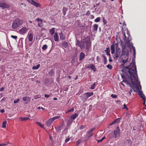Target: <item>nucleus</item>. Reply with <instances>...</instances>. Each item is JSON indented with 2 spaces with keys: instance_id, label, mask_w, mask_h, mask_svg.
I'll return each instance as SVG.
<instances>
[{
  "instance_id": "nucleus-54",
  "label": "nucleus",
  "mask_w": 146,
  "mask_h": 146,
  "mask_svg": "<svg viewBox=\"0 0 146 146\" xmlns=\"http://www.w3.org/2000/svg\"><path fill=\"white\" fill-rule=\"evenodd\" d=\"M42 24L41 23H38V27H41L42 26Z\"/></svg>"
},
{
  "instance_id": "nucleus-5",
  "label": "nucleus",
  "mask_w": 146,
  "mask_h": 146,
  "mask_svg": "<svg viewBox=\"0 0 146 146\" xmlns=\"http://www.w3.org/2000/svg\"><path fill=\"white\" fill-rule=\"evenodd\" d=\"M121 50L120 48L117 47L116 48V52L113 58L114 59H117L120 56Z\"/></svg>"
},
{
  "instance_id": "nucleus-18",
  "label": "nucleus",
  "mask_w": 146,
  "mask_h": 146,
  "mask_svg": "<svg viewBox=\"0 0 146 146\" xmlns=\"http://www.w3.org/2000/svg\"><path fill=\"white\" fill-rule=\"evenodd\" d=\"M122 53V54L121 56L125 54L127 55L128 54V51L125 48H124L123 49Z\"/></svg>"
},
{
  "instance_id": "nucleus-43",
  "label": "nucleus",
  "mask_w": 146,
  "mask_h": 146,
  "mask_svg": "<svg viewBox=\"0 0 146 146\" xmlns=\"http://www.w3.org/2000/svg\"><path fill=\"white\" fill-rule=\"evenodd\" d=\"M11 37L12 38H13V39H15V40H17V36H14V35H11Z\"/></svg>"
},
{
  "instance_id": "nucleus-56",
  "label": "nucleus",
  "mask_w": 146,
  "mask_h": 146,
  "mask_svg": "<svg viewBox=\"0 0 146 146\" xmlns=\"http://www.w3.org/2000/svg\"><path fill=\"white\" fill-rule=\"evenodd\" d=\"M109 61L110 62H111L112 61V60L111 59V55H110V56H109Z\"/></svg>"
},
{
  "instance_id": "nucleus-53",
  "label": "nucleus",
  "mask_w": 146,
  "mask_h": 146,
  "mask_svg": "<svg viewBox=\"0 0 146 146\" xmlns=\"http://www.w3.org/2000/svg\"><path fill=\"white\" fill-rule=\"evenodd\" d=\"M90 11H88L86 13V15H90Z\"/></svg>"
},
{
  "instance_id": "nucleus-63",
  "label": "nucleus",
  "mask_w": 146,
  "mask_h": 146,
  "mask_svg": "<svg viewBox=\"0 0 146 146\" xmlns=\"http://www.w3.org/2000/svg\"><path fill=\"white\" fill-rule=\"evenodd\" d=\"M21 5H24V6L25 7L26 6V4L25 3H21Z\"/></svg>"
},
{
  "instance_id": "nucleus-38",
  "label": "nucleus",
  "mask_w": 146,
  "mask_h": 146,
  "mask_svg": "<svg viewBox=\"0 0 146 146\" xmlns=\"http://www.w3.org/2000/svg\"><path fill=\"white\" fill-rule=\"evenodd\" d=\"M36 123L41 128H43L44 127V125H42L40 122H37Z\"/></svg>"
},
{
  "instance_id": "nucleus-55",
  "label": "nucleus",
  "mask_w": 146,
  "mask_h": 146,
  "mask_svg": "<svg viewBox=\"0 0 146 146\" xmlns=\"http://www.w3.org/2000/svg\"><path fill=\"white\" fill-rule=\"evenodd\" d=\"M70 138H68L66 139L65 140V142L66 143V142H68L70 140Z\"/></svg>"
},
{
  "instance_id": "nucleus-11",
  "label": "nucleus",
  "mask_w": 146,
  "mask_h": 146,
  "mask_svg": "<svg viewBox=\"0 0 146 146\" xmlns=\"http://www.w3.org/2000/svg\"><path fill=\"white\" fill-rule=\"evenodd\" d=\"M29 3L36 7H41V5L40 4L35 2L33 0H30Z\"/></svg>"
},
{
  "instance_id": "nucleus-41",
  "label": "nucleus",
  "mask_w": 146,
  "mask_h": 146,
  "mask_svg": "<svg viewBox=\"0 0 146 146\" xmlns=\"http://www.w3.org/2000/svg\"><path fill=\"white\" fill-rule=\"evenodd\" d=\"M119 119V118H117L115 119V120H114L113 122L111 123L110 125H112L116 123V121H117V120H118Z\"/></svg>"
},
{
  "instance_id": "nucleus-39",
  "label": "nucleus",
  "mask_w": 146,
  "mask_h": 146,
  "mask_svg": "<svg viewBox=\"0 0 146 146\" xmlns=\"http://www.w3.org/2000/svg\"><path fill=\"white\" fill-rule=\"evenodd\" d=\"M102 21L103 22L104 24V25H105L107 24V22L104 18L103 19Z\"/></svg>"
},
{
  "instance_id": "nucleus-6",
  "label": "nucleus",
  "mask_w": 146,
  "mask_h": 146,
  "mask_svg": "<svg viewBox=\"0 0 146 146\" xmlns=\"http://www.w3.org/2000/svg\"><path fill=\"white\" fill-rule=\"evenodd\" d=\"M114 137L116 138L119 137L120 135V130L119 126H117L116 129L114 131Z\"/></svg>"
},
{
  "instance_id": "nucleus-46",
  "label": "nucleus",
  "mask_w": 146,
  "mask_h": 146,
  "mask_svg": "<svg viewBox=\"0 0 146 146\" xmlns=\"http://www.w3.org/2000/svg\"><path fill=\"white\" fill-rule=\"evenodd\" d=\"M81 142V141L80 140H78L76 142V145H78Z\"/></svg>"
},
{
  "instance_id": "nucleus-58",
  "label": "nucleus",
  "mask_w": 146,
  "mask_h": 146,
  "mask_svg": "<svg viewBox=\"0 0 146 146\" xmlns=\"http://www.w3.org/2000/svg\"><path fill=\"white\" fill-rule=\"evenodd\" d=\"M50 96L49 95H48V94H45L44 95V97L46 98H49L50 97Z\"/></svg>"
},
{
  "instance_id": "nucleus-33",
  "label": "nucleus",
  "mask_w": 146,
  "mask_h": 146,
  "mask_svg": "<svg viewBox=\"0 0 146 146\" xmlns=\"http://www.w3.org/2000/svg\"><path fill=\"white\" fill-rule=\"evenodd\" d=\"M60 117V116H56L54 117H53L51 119H52V121H54L55 120L59 119Z\"/></svg>"
},
{
  "instance_id": "nucleus-45",
  "label": "nucleus",
  "mask_w": 146,
  "mask_h": 146,
  "mask_svg": "<svg viewBox=\"0 0 146 146\" xmlns=\"http://www.w3.org/2000/svg\"><path fill=\"white\" fill-rule=\"evenodd\" d=\"M22 120L23 121L27 120L29 119V118L28 117H21Z\"/></svg>"
},
{
  "instance_id": "nucleus-47",
  "label": "nucleus",
  "mask_w": 146,
  "mask_h": 146,
  "mask_svg": "<svg viewBox=\"0 0 146 146\" xmlns=\"http://www.w3.org/2000/svg\"><path fill=\"white\" fill-rule=\"evenodd\" d=\"M111 96L113 98H116L117 96L116 95H113V94H111Z\"/></svg>"
},
{
  "instance_id": "nucleus-49",
  "label": "nucleus",
  "mask_w": 146,
  "mask_h": 146,
  "mask_svg": "<svg viewBox=\"0 0 146 146\" xmlns=\"http://www.w3.org/2000/svg\"><path fill=\"white\" fill-rule=\"evenodd\" d=\"M86 127V126L85 125H81L80 127V129L81 130L84 128H85Z\"/></svg>"
},
{
  "instance_id": "nucleus-48",
  "label": "nucleus",
  "mask_w": 146,
  "mask_h": 146,
  "mask_svg": "<svg viewBox=\"0 0 146 146\" xmlns=\"http://www.w3.org/2000/svg\"><path fill=\"white\" fill-rule=\"evenodd\" d=\"M123 36L125 37V38L124 39V41H125L126 42H127V37L126 36L125 34V33H123Z\"/></svg>"
},
{
  "instance_id": "nucleus-23",
  "label": "nucleus",
  "mask_w": 146,
  "mask_h": 146,
  "mask_svg": "<svg viewBox=\"0 0 146 146\" xmlns=\"http://www.w3.org/2000/svg\"><path fill=\"white\" fill-rule=\"evenodd\" d=\"M85 56L84 54L82 52H81L80 55V58H79V60L80 61H81L84 58Z\"/></svg>"
},
{
  "instance_id": "nucleus-36",
  "label": "nucleus",
  "mask_w": 146,
  "mask_h": 146,
  "mask_svg": "<svg viewBox=\"0 0 146 146\" xmlns=\"http://www.w3.org/2000/svg\"><path fill=\"white\" fill-rule=\"evenodd\" d=\"M100 20V17H98L94 21L96 22H99Z\"/></svg>"
},
{
  "instance_id": "nucleus-7",
  "label": "nucleus",
  "mask_w": 146,
  "mask_h": 146,
  "mask_svg": "<svg viewBox=\"0 0 146 146\" xmlns=\"http://www.w3.org/2000/svg\"><path fill=\"white\" fill-rule=\"evenodd\" d=\"M9 7V5L6 3L2 2H0V7L4 9L5 8H7Z\"/></svg>"
},
{
  "instance_id": "nucleus-64",
  "label": "nucleus",
  "mask_w": 146,
  "mask_h": 146,
  "mask_svg": "<svg viewBox=\"0 0 146 146\" xmlns=\"http://www.w3.org/2000/svg\"><path fill=\"white\" fill-rule=\"evenodd\" d=\"M34 98L35 99H37L38 98L37 97V96H35L34 97Z\"/></svg>"
},
{
  "instance_id": "nucleus-20",
  "label": "nucleus",
  "mask_w": 146,
  "mask_h": 146,
  "mask_svg": "<svg viewBox=\"0 0 146 146\" xmlns=\"http://www.w3.org/2000/svg\"><path fill=\"white\" fill-rule=\"evenodd\" d=\"M54 40L55 41H58L59 40V36L57 33H56L54 36Z\"/></svg>"
},
{
  "instance_id": "nucleus-26",
  "label": "nucleus",
  "mask_w": 146,
  "mask_h": 146,
  "mask_svg": "<svg viewBox=\"0 0 146 146\" xmlns=\"http://www.w3.org/2000/svg\"><path fill=\"white\" fill-rule=\"evenodd\" d=\"M50 32L51 35H52L55 33V28H53L50 30Z\"/></svg>"
},
{
  "instance_id": "nucleus-12",
  "label": "nucleus",
  "mask_w": 146,
  "mask_h": 146,
  "mask_svg": "<svg viewBox=\"0 0 146 146\" xmlns=\"http://www.w3.org/2000/svg\"><path fill=\"white\" fill-rule=\"evenodd\" d=\"M95 128H94L91 129L90 130H89L87 133L86 135V136L88 138H90L92 136L93 134L92 132L94 130Z\"/></svg>"
},
{
  "instance_id": "nucleus-10",
  "label": "nucleus",
  "mask_w": 146,
  "mask_h": 146,
  "mask_svg": "<svg viewBox=\"0 0 146 146\" xmlns=\"http://www.w3.org/2000/svg\"><path fill=\"white\" fill-rule=\"evenodd\" d=\"M86 67L87 68H90L92 69L94 72H95L96 70V68L93 64H88L87 66H86Z\"/></svg>"
},
{
  "instance_id": "nucleus-29",
  "label": "nucleus",
  "mask_w": 146,
  "mask_h": 146,
  "mask_svg": "<svg viewBox=\"0 0 146 146\" xmlns=\"http://www.w3.org/2000/svg\"><path fill=\"white\" fill-rule=\"evenodd\" d=\"M7 123L6 121H4L2 123V127L3 128H5L6 127V124Z\"/></svg>"
},
{
  "instance_id": "nucleus-35",
  "label": "nucleus",
  "mask_w": 146,
  "mask_h": 146,
  "mask_svg": "<svg viewBox=\"0 0 146 146\" xmlns=\"http://www.w3.org/2000/svg\"><path fill=\"white\" fill-rule=\"evenodd\" d=\"M73 120H69L68 122L67 123V125L68 126L70 125L73 122Z\"/></svg>"
},
{
  "instance_id": "nucleus-2",
  "label": "nucleus",
  "mask_w": 146,
  "mask_h": 146,
  "mask_svg": "<svg viewBox=\"0 0 146 146\" xmlns=\"http://www.w3.org/2000/svg\"><path fill=\"white\" fill-rule=\"evenodd\" d=\"M128 59L127 58L126 60L121 59V61L122 60V63L121 64V66L123 67V68L122 70V72H123V73L121 75L122 78L123 79H125L126 78H127V80H129V73L128 71H127V69H132L134 70V75L136 76L137 78L138 77L136 66L135 65V60H134L133 58V59L132 62L131 63L130 66H127L125 67L124 66L125 64L128 61Z\"/></svg>"
},
{
  "instance_id": "nucleus-15",
  "label": "nucleus",
  "mask_w": 146,
  "mask_h": 146,
  "mask_svg": "<svg viewBox=\"0 0 146 146\" xmlns=\"http://www.w3.org/2000/svg\"><path fill=\"white\" fill-rule=\"evenodd\" d=\"M53 121L51 118L50 119L46 121V125L48 127L50 126L51 125Z\"/></svg>"
},
{
  "instance_id": "nucleus-59",
  "label": "nucleus",
  "mask_w": 146,
  "mask_h": 146,
  "mask_svg": "<svg viewBox=\"0 0 146 146\" xmlns=\"http://www.w3.org/2000/svg\"><path fill=\"white\" fill-rule=\"evenodd\" d=\"M4 90V88L3 87L1 88L0 90V92L3 91Z\"/></svg>"
},
{
  "instance_id": "nucleus-16",
  "label": "nucleus",
  "mask_w": 146,
  "mask_h": 146,
  "mask_svg": "<svg viewBox=\"0 0 146 146\" xmlns=\"http://www.w3.org/2000/svg\"><path fill=\"white\" fill-rule=\"evenodd\" d=\"M127 35L128 36V38L127 39V42H126V43L127 44H129L130 43V41L131 40V38L130 37V33H129V32L128 31H127Z\"/></svg>"
},
{
  "instance_id": "nucleus-62",
  "label": "nucleus",
  "mask_w": 146,
  "mask_h": 146,
  "mask_svg": "<svg viewBox=\"0 0 146 146\" xmlns=\"http://www.w3.org/2000/svg\"><path fill=\"white\" fill-rule=\"evenodd\" d=\"M90 17L91 19H94V16L93 15H92L90 16Z\"/></svg>"
},
{
  "instance_id": "nucleus-25",
  "label": "nucleus",
  "mask_w": 146,
  "mask_h": 146,
  "mask_svg": "<svg viewBox=\"0 0 146 146\" xmlns=\"http://www.w3.org/2000/svg\"><path fill=\"white\" fill-rule=\"evenodd\" d=\"M98 27V25L97 24H94L93 25V30L97 31Z\"/></svg>"
},
{
  "instance_id": "nucleus-24",
  "label": "nucleus",
  "mask_w": 146,
  "mask_h": 146,
  "mask_svg": "<svg viewBox=\"0 0 146 146\" xmlns=\"http://www.w3.org/2000/svg\"><path fill=\"white\" fill-rule=\"evenodd\" d=\"M60 39L62 40H64L65 39V36L63 33L61 32L59 34Z\"/></svg>"
},
{
  "instance_id": "nucleus-8",
  "label": "nucleus",
  "mask_w": 146,
  "mask_h": 146,
  "mask_svg": "<svg viewBox=\"0 0 146 146\" xmlns=\"http://www.w3.org/2000/svg\"><path fill=\"white\" fill-rule=\"evenodd\" d=\"M28 29L26 27L22 28L19 31V33L22 35H24L28 31Z\"/></svg>"
},
{
  "instance_id": "nucleus-57",
  "label": "nucleus",
  "mask_w": 146,
  "mask_h": 146,
  "mask_svg": "<svg viewBox=\"0 0 146 146\" xmlns=\"http://www.w3.org/2000/svg\"><path fill=\"white\" fill-rule=\"evenodd\" d=\"M7 145V144H5V143H1V144H0V146H5L6 145Z\"/></svg>"
},
{
  "instance_id": "nucleus-44",
  "label": "nucleus",
  "mask_w": 146,
  "mask_h": 146,
  "mask_svg": "<svg viewBox=\"0 0 146 146\" xmlns=\"http://www.w3.org/2000/svg\"><path fill=\"white\" fill-rule=\"evenodd\" d=\"M36 20L38 22L40 21V23H42V20L39 19V18H37L36 19Z\"/></svg>"
},
{
  "instance_id": "nucleus-1",
  "label": "nucleus",
  "mask_w": 146,
  "mask_h": 146,
  "mask_svg": "<svg viewBox=\"0 0 146 146\" xmlns=\"http://www.w3.org/2000/svg\"><path fill=\"white\" fill-rule=\"evenodd\" d=\"M127 71L129 72V80H126L124 81L127 82V84L130 85L133 90L135 92L138 91L139 93V94L140 97L142 99L144 102H145L146 100V98L144 95L142 91H141L140 90L138 85H139L141 88V86L140 84V82L138 80V77H136V76L134 75V70L132 69H127Z\"/></svg>"
},
{
  "instance_id": "nucleus-28",
  "label": "nucleus",
  "mask_w": 146,
  "mask_h": 146,
  "mask_svg": "<svg viewBox=\"0 0 146 146\" xmlns=\"http://www.w3.org/2000/svg\"><path fill=\"white\" fill-rule=\"evenodd\" d=\"M40 66V64H38L36 66H34L32 67V69L33 70H37Z\"/></svg>"
},
{
  "instance_id": "nucleus-9",
  "label": "nucleus",
  "mask_w": 146,
  "mask_h": 146,
  "mask_svg": "<svg viewBox=\"0 0 146 146\" xmlns=\"http://www.w3.org/2000/svg\"><path fill=\"white\" fill-rule=\"evenodd\" d=\"M33 35L32 33L29 32L27 35V38H28L29 42H31L33 40Z\"/></svg>"
},
{
  "instance_id": "nucleus-4",
  "label": "nucleus",
  "mask_w": 146,
  "mask_h": 146,
  "mask_svg": "<svg viewBox=\"0 0 146 146\" xmlns=\"http://www.w3.org/2000/svg\"><path fill=\"white\" fill-rule=\"evenodd\" d=\"M82 44L81 49L83 48H89L90 47V39L87 38L83 39V41L82 42Z\"/></svg>"
},
{
  "instance_id": "nucleus-13",
  "label": "nucleus",
  "mask_w": 146,
  "mask_h": 146,
  "mask_svg": "<svg viewBox=\"0 0 146 146\" xmlns=\"http://www.w3.org/2000/svg\"><path fill=\"white\" fill-rule=\"evenodd\" d=\"M93 95V93L91 92H86L82 95V96H85L87 98H88L92 96Z\"/></svg>"
},
{
  "instance_id": "nucleus-17",
  "label": "nucleus",
  "mask_w": 146,
  "mask_h": 146,
  "mask_svg": "<svg viewBox=\"0 0 146 146\" xmlns=\"http://www.w3.org/2000/svg\"><path fill=\"white\" fill-rule=\"evenodd\" d=\"M110 49L111 50V52L112 54H114L115 52V44H112L110 47Z\"/></svg>"
},
{
  "instance_id": "nucleus-50",
  "label": "nucleus",
  "mask_w": 146,
  "mask_h": 146,
  "mask_svg": "<svg viewBox=\"0 0 146 146\" xmlns=\"http://www.w3.org/2000/svg\"><path fill=\"white\" fill-rule=\"evenodd\" d=\"M19 100V99H18L17 100H15L13 101V103L14 104H16L18 102Z\"/></svg>"
},
{
  "instance_id": "nucleus-30",
  "label": "nucleus",
  "mask_w": 146,
  "mask_h": 146,
  "mask_svg": "<svg viewBox=\"0 0 146 146\" xmlns=\"http://www.w3.org/2000/svg\"><path fill=\"white\" fill-rule=\"evenodd\" d=\"M81 97L82 98V100L84 102H86L88 99L85 96H82V95L81 96Z\"/></svg>"
},
{
  "instance_id": "nucleus-37",
  "label": "nucleus",
  "mask_w": 146,
  "mask_h": 146,
  "mask_svg": "<svg viewBox=\"0 0 146 146\" xmlns=\"http://www.w3.org/2000/svg\"><path fill=\"white\" fill-rule=\"evenodd\" d=\"M96 87L95 83H94L91 87V89H94Z\"/></svg>"
},
{
  "instance_id": "nucleus-19",
  "label": "nucleus",
  "mask_w": 146,
  "mask_h": 146,
  "mask_svg": "<svg viewBox=\"0 0 146 146\" xmlns=\"http://www.w3.org/2000/svg\"><path fill=\"white\" fill-rule=\"evenodd\" d=\"M78 114L77 113H75L71 115L70 117V118L72 120H74L78 116Z\"/></svg>"
},
{
  "instance_id": "nucleus-14",
  "label": "nucleus",
  "mask_w": 146,
  "mask_h": 146,
  "mask_svg": "<svg viewBox=\"0 0 146 146\" xmlns=\"http://www.w3.org/2000/svg\"><path fill=\"white\" fill-rule=\"evenodd\" d=\"M23 101L24 102H26V104H27L31 100L30 97L29 96H25L22 98Z\"/></svg>"
},
{
  "instance_id": "nucleus-52",
  "label": "nucleus",
  "mask_w": 146,
  "mask_h": 146,
  "mask_svg": "<svg viewBox=\"0 0 146 146\" xmlns=\"http://www.w3.org/2000/svg\"><path fill=\"white\" fill-rule=\"evenodd\" d=\"M124 107L123 108L125 109H126V110H128V108L126 106L125 104H124Z\"/></svg>"
},
{
  "instance_id": "nucleus-27",
  "label": "nucleus",
  "mask_w": 146,
  "mask_h": 146,
  "mask_svg": "<svg viewBox=\"0 0 146 146\" xmlns=\"http://www.w3.org/2000/svg\"><path fill=\"white\" fill-rule=\"evenodd\" d=\"M62 45L63 47L66 48L68 46V44L67 42L64 41L62 43Z\"/></svg>"
},
{
  "instance_id": "nucleus-21",
  "label": "nucleus",
  "mask_w": 146,
  "mask_h": 146,
  "mask_svg": "<svg viewBox=\"0 0 146 146\" xmlns=\"http://www.w3.org/2000/svg\"><path fill=\"white\" fill-rule=\"evenodd\" d=\"M104 51L106 53V55L108 56H110L111 55L110 54V48H107Z\"/></svg>"
},
{
  "instance_id": "nucleus-3",
  "label": "nucleus",
  "mask_w": 146,
  "mask_h": 146,
  "mask_svg": "<svg viewBox=\"0 0 146 146\" xmlns=\"http://www.w3.org/2000/svg\"><path fill=\"white\" fill-rule=\"evenodd\" d=\"M23 21L18 18H16L13 21L12 25L11 28L13 29H16L21 25L23 23Z\"/></svg>"
},
{
  "instance_id": "nucleus-40",
  "label": "nucleus",
  "mask_w": 146,
  "mask_h": 146,
  "mask_svg": "<svg viewBox=\"0 0 146 146\" xmlns=\"http://www.w3.org/2000/svg\"><path fill=\"white\" fill-rule=\"evenodd\" d=\"M109 69H111L112 68V66L110 65V64H108L106 66Z\"/></svg>"
},
{
  "instance_id": "nucleus-61",
  "label": "nucleus",
  "mask_w": 146,
  "mask_h": 146,
  "mask_svg": "<svg viewBox=\"0 0 146 146\" xmlns=\"http://www.w3.org/2000/svg\"><path fill=\"white\" fill-rule=\"evenodd\" d=\"M5 110L4 109H2V110H1L0 112L1 113H3L5 112Z\"/></svg>"
},
{
  "instance_id": "nucleus-22",
  "label": "nucleus",
  "mask_w": 146,
  "mask_h": 146,
  "mask_svg": "<svg viewBox=\"0 0 146 146\" xmlns=\"http://www.w3.org/2000/svg\"><path fill=\"white\" fill-rule=\"evenodd\" d=\"M82 42H80L79 40H77L76 41V45L80 47L81 49V46L82 45Z\"/></svg>"
},
{
  "instance_id": "nucleus-42",
  "label": "nucleus",
  "mask_w": 146,
  "mask_h": 146,
  "mask_svg": "<svg viewBox=\"0 0 146 146\" xmlns=\"http://www.w3.org/2000/svg\"><path fill=\"white\" fill-rule=\"evenodd\" d=\"M74 108H71L70 109H69L68 110V111H67V113H69L70 112H72L73 111H74Z\"/></svg>"
},
{
  "instance_id": "nucleus-34",
  "label": "nucleus",
  "mask_w": 146,
  "mask_h": 146,
  "mask_svg": "<svg viewBox=\"0 0 146 146\" xmlns=\"http://www.w3.org/2000/svg\"><path fill=\"white\" fill-rule=\"evenodd\" d=\"M48 48V46L46 44H44L43 46L42 47V49L43 50H46Z\"/></svg>"
},
{
  "instance_id": "nucleus-31",
  "label": "nucleus",
  "mask_w": 146,
  "mask_h": 146,
  "mask_svg": "<svg viewBox=\"0 0 146 146\" xmlns=\"http://www.w3.org/2000/svg\"><path fill=\"white\" fill-rule=\"evenodd\" d=\"M67 9L65 7H63L62 9V11L63 13V14L65 15L66 13V11H67Z\"/></svg>"
},
{
  "instance_id": "nucleus-51",
  "label": "nucleus",
  "mask_w": 146,
  "mask_h": 146,
  "mask_svg": "<svg viewBox=\"0 0 146 146\" xmlns=\"http://www.w3.org/2000/svg\"><path fill=\"white\" fill-rule=\"evenodd\" d=\"M54 74V72H53L52 71V70L50 72V73H49V75L50 76H52V75H53Z\"/></svg>"
},
{
  "instance_id": "nucleus-60",
  "label": "nucleus",
  "mask_w": 146,
  "mask_h": 146,
  "mask_svg": "<svg viewBox=\"0 0 146 146\" xmlns=\"http://www.w3.org/2000/svg\"><path fill=\"white\" fill-rule=\"evenodd\" d=\"M133 50L134 51V55H135V48L134 47L133 48Z\"/></svg>"
},
{
  "instance_id": "nucleus-32",
  "label": "nucleus",
  "mask_w": 146,
  "mask_h": 146,
  "mask_svg": "<svg viewBox=\"0 0 146 146\" xmlns=\"http://www.w3.org/2000/svg\"><path fill=\"white\" fill-rule=\"evenodd\" d=\"M103 57L104 59V64H107V60L106 57L104 55H103Z\"/></svg>"
}]
</instances>
